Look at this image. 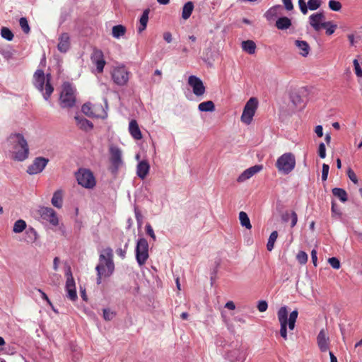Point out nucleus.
I'll return each mask as SVG.
<instances>
[{"label": "nucleus", "mask_w": 362, "mask_h": 362, "mask_svg": "<svg viewBox=\"0 0 362 362\" xmlns=\"http://www.w3.org/2000/svg\"><path fill=\"white\" fill-rule=\"evenodd\" d=\"M291 227L293 228L298 222L297 214L293 211L291 212Z\"/></svg>", "instance_id": "4d7b16f0"}, {"label": "nucleus", "mask_w": 362, "mask_h": 362, "mask_svg": "<svg viewBox=\"0 0 362 362\" xmlns=\"http://www.w3.org/2000/svg\"><path fill=\"white\" fill-rule=\"evenodd\" d=\"M353 64H354V70H355L356 75L358 77H361L362 76V69H361V68L360 66V64H359L358 60L355 59L353 61Z\"/></svg>", "instance_id": "8fccbe9b"}, {"label": "nucleus", "mask_w": 362, "mask_h": 362, "mask_svg": "<svg viewBox=\"0 0 362 362\" xmlns=\"http://www.w3.org/2000/svg\"><path fill=\"white\" fill-rule=\"evenodd\" d=\"M70 37L66 33H63L59 37L57 48L60 52L65 53L70 48Z\"/></svg>", "instance_id": "aec40b11"}, {"label": "nucleus", "mask_w": 362, "mask_h": 362, "mask_svg": "<svg viewBox=\"0 0 362 362\" xmlns=\"http://www.w3.org/2000/svg\"><path fill=\"white\" fill-rule=\"evenodd\" d=\"M108 256L104 252V250L99 256V264L97 266H102L103 271L105 273L109 272L108 267L106 266Z\"/></svg>", "instance_id": "c9c22d12"}, {"label": "nucleus", "mask_w": 362, "mask_h": 362, "mask_svg": "<svg viewBox=\"0 0 362 362\" xmlns=\"http://www.w3.org/2000/svg\"><path fill=\"white\" fill-rule=\"evenodd\" d=\"M146 233L147 235H148L153 239V241L156 240V235L154 233L152 226L149 223H147L146 225Z\"/></svg>", "instance_id": "3c124183"}, {"label": "nucleus", "mask_w": 362, "mask_h": 362, "mask_svg": "<svg viewBox=\"0 0 362 362\" xmlns=\"http://www.w3.org/2000/svg\"><path fill=\"white\" fill-rule=\"evenodd\" d=\"M163 39L168 42L170 43L172 41V35L170 32H165L163 34Z\"/></svg>", "instance_id": "774afa93"}, {"label": "nucleus", "mask_w": 362, "mask_h": 362, "mask_svg": "<svg viewBox=\"0 0 362 362\" xmlns=\"http://www.w3.org/2000/svg\"><path fill=\"white\" fill-rule=\"evenodd\" d=\"M296 166L295 156L291 153L281 155L276 160V167L285 175L291 173Z\"/></svg>", "instance_id": "423d86ee"}, {"label": "nucleus", "mask_w": 362, "mask_h": 362, "mask_svg": "<svg viewBox=\"0 0 362 362\" xmlns=\"http://www.w3.org/2000/svg\"><path fill=\"white\" fill-rule=\"evenodd\" d=\"M81 110L88 117L105 118L107 115L101 105H93L90 103L84 104Z\"/></svg>", "instance_id": "f8f14e48"}, {"label": "nucleus", "mask_w": 362, "mask_h": 362, "mask_svg": "<svg viewBox=\"0 0 362 362\" xmlns=\"http://www.w3.org/2000/svg\"><path fill=\"white\" fill-rule=\"evenodd\" d=\"M12 146V158L17 161H23L28 158L29 146L23 134L16 133L12 134L8 138Z\"/></svg>", "instance_id": "f257e3e1"}, {"label": "nucleus", "mask_w": 362, "mask_h": 362, "mask_svg": "<svg viewBox=\"0 0 362 362\" xmlns=\"http://www.w3.org/2000/svg\"><path fill=\"white\" fill-rule=\"evenodd\" d=\"M194 10V4L192 1H188L185 4L182 8V18L185 20L188 19Z\"/></svg>", "instance_id": "cd10ccee"}, {"label": "nucleus", "mask_w": 362, "mask_h": 362, "mask_svg": "<svg viewBox=\"0 0 362 362\" xmlns=\"http://www.w3.org/2000/svg\"><path fill=\"white\" fill-rule=\"evenodd\" d=\"M328 262L335 269H339L340 268V262L337 257L329 258Z\"/></svg>", "instance_id": "de8ad7c7"}, {"label": "nucleus", "mask_w": 362, "mask_h": 362, "mask_svg": "<svg viewBox=\"0 0 362 362\" xmlns=\"http://www.w3.org/2000/svg\"><path fill=\"white\" fill-rule=\"evenodd\" d=\"M125 247H127V244L125 245ZM126 248L124 249H122V248H118L116 250V253L122 258V259H124L125 257H126Z\"/></svg>", "instance_id": "680f3d73"}, {"label": "nucleus", "mask_w": 362, "mask_h": 362, "mask_svg": "<svg viewBox=\"0 0 362 362\" xmlns=\"http://www.w3.org/2000/svg\"><path fill=\"white\" fill-rule=\"evenodd\" d=\"M325 24H326V26L322 27V28H325L326 30V34L327 35H332L337 28V25L336 24H334L332 21H327L326 23H325Z\"/></svg>", "instance_id": "ea45409f"}, {"label": "nucleus", "mask_w": 362, "mask_h": 362, "mask_svg": "<svg viewBox=\"0 0 362 362\" xmlns=\"http://www.w3.org/2000/svg\"><path fill=\"white\" fill-rule=\"evenodd\" d=\"M50 74L45 75L42 69H37L33 74V85L42 93L45 100H47L54 91L51 83Z\"/></svg>", "instance_id": "7ed1b4c3"}, {"label": "nucleus", "mask_w": 362, "mask_h": 362, "mask_svg": "<svg viewBox=\"0 0 362 362\" xmlns=\"http://www.w3.org/2000/svg\"><path fill=\"white\" fill-rule=\"evenodd\" d=\"M325 16L322 12L313 13L309 16V23L314 29V30L318 32L322 27H325L326 23Z\"/></svg>", "instance_id": "dca6fc26"}, {"label": "nucleus", "mask_w": 362, "mask_h": 362, "mask_svg": "<svg viewBox=\"0 0 362 362\" xmlns=\"http://www.w3.org/2000/svg\"><path fill=\"white\" fill-rule=\"evenodd\" d=\"M331 210H332V213L333 214H336V215H338V216L341 215L340 209L339 207H337V204H335L334 202H332Z\"/></svg>", "instance_id": "13d9d810"}, {"label": "nucleus", "mask_w": 362, "mask_h": 362, "mask_svg": "<svg viewBox=\"0 0 362 362\" xmlns=\"http://www.w3.org/2000/svg\"><path fill=\"white\" fill-rule=\"evenodd\" d=\"M114 313L111 312L110 310H103V317L106 320H111L114 317Z\"/></svg>", "instance_id": "6e6d98bb"}, {"label": "nucleus", "mask_w": 362, "mask_h": 362, "mask_svg": "<svg viewBox=\"0 0 362 362\" xmlns=\"http://www.w3.org/2000/svg\"><path fill=\"white\" fill-rule=\"evenodd\" d=\"M150 165L146 160L139 163L136 168V174L141 179H144L149 172Z\"/></svg>", "instance_id": "4be33fe9"}, {"label": "nucleus", "mask_w": 362, "mask_h": 362, "mask_svg": "<svg viewBox=\"0 0 362 362\" xmlns=\"http://www.w3.org/2000/svg\"><path fill=\"white\" fill-rule=\"evenodd\" d=\"M110 162L111 163L110 170L112 173H117L119 168L122 166V152L121 149L114 145L109 148Z\"/></svg>", "instance_id": "9b49d317"}, {"label": "nucleus", "mask_w": 362, "mask_h": 362, "mask_svg": "<svg viewBox=\"0 0 362 362\" xmlns=\"http://www.w3.org/2000/svg\"><path fill=\"white\" fill-rule=\"evenodd\" d=\"M291 25V21L288 17L279 18L276 21V26L279 30H286Z\"/></svg>", "instance_id": "bb28decb"}, {"label": "nucleus", "mask_w": 362, "mask_h": 362, "mask_svg": "<svg viewBox=\"0 0 362 362\" xmlns=\"http://www.w3.org/2000/svg\"><path fill=\"white\" fill-rule=\"evenodd\" d=\"M19 24H20L21 29L23 30V31L25 33H26V34L29 33L30 29V27H29V25L28 23V21L25 18H24V17L21 18L19 20Z\"/></svg>", "instance_id": "37998d69"}, {"label": "nucleus", "mask_w": 362, "mask_h": 362, "mask_svg": "<svg viewBox=\"0 0 362 362\" xmlns=\"http://www.w3.org/2000/svg\"><path fill=\"white\" fill-rule=\"evenodd\" d=\"M135 217L139 225L141 224L142 222V216L140 213V211L137 209H135Z\"/></svg>", "instance_id": "338daca9"}, {"label": "nucleus", "mask_w": 362, "mask_h": 362, "mask_svg": "<svg viewBox=\"0 0 362 362\" xmlns=\"http://www.w3.org/2000/svg\"><path fill=\"white\" fill-rule=\"evenodd\" d=\"M317 342L322 352L327 351L329 348V338L324 329H321L317 337Z\"/></svg>", "instance_id": "a211bd4d"}, {"label": "nucleus", "mask_w": 362, "mask_h": 362, "mask_svg": "<svg viewBox=\"0 0 362 362\" xmlns=\"http://www.w3.org/2000/svg\"><path fill=\"white\" fill-rule=\"evenodd\" d=\"M67 292V297L72 301H75L77 299V294L76 287L66 288Z\"/></svg>", "instance_id": "a18cd8bd"}, {"label": "nucleus", "mask_w": 362, "mask_h": 362, "mask_svg": "<svg viewBox=\"0 0 362 362\" xmlns=\"http://www.w3.org/2000/svg\"><path fill=\"white\" fill-rule=\"evenodd\" d=\"M104 252L108 256L106 266L109 269V272L105 273L103 271L102 266H96L95 270L97 272V284H100L103 277H109L112 275L115 270V264L113 262V252L110 247L104 249Z\"/></svg>", "instance_id": "1a4fd4ad"}, {"label": "nucleus", "mask_w": 362, "mask_h": 362, "mask_svg": "<svg viewBox=\"0 0 362 362\" xmlns=\"http://www.w3.org/2000/svg\"><path fill=\"white\" fill-rule=\"evenodd\" d=\"M262 169V166L259 165H255L245 170L241 173L237 179L238 182H243L245 180L252 177L254 175L259 173Z\"/></svg>", "instance_id": "6ab92c4d"}, {"label": "nucleus", "mask_w": 362, "mask_h": 362, "mask_svg": "<svg viewBox=\"0 0 362 362\" xmlns=\"http://www.w3.org/2000/svg\"><path fill=\"white\" fill-rule=\"evenodd\" d=\"M1 37L8 41H11L13 38V33L6 27H3L1 30Z\"/></svg>", "instance_id": "a19ab883"}, {"label": "nucleus", "mask_w": 362, "mask_h": 362, "mask_svg": "<svg viewBox=\"0 0 362 362\" xmlns=\"http://www.w3.org/2000/svg\"><path fill=\"white\" fill-rule=\"evenodd\" d=\"M198 109L201 112H213L215 110V105L213 101L208 100L201 103L198 105Z\"/></svg>", "instance_id": "c756f323"}, {"label": "nucleus", "mask_w": 362, "mask_h": 362, "mask_svg": "<svg viewBox=\"0 0 362 362\" xmlns=\"http://www.w3.org/2000/svg\"><path fill=\"white\" fill-rule=\"evenodd\" d=\"M63 193L61 189L57 190L52 198V204L58 208L61 209L62 207V203H63Z\"/></svg>", "instance_id": "a878e982"}, {"label": "nucleus", "mask_w": 362, "mask_h": 362, "mask_svg": "<svg viewBox=\"0 0 362 362\" xmlns=\"http://www.w3.org/2000/svg\"><path fill=\"white\" fill-rule=\"evenodd\" d=\"M188 83L192 88L193 93L197 96L203 95L205 93V87L200 78L195 76H190Z\"/></svg>", "instance_id": "f3484780"}, {"label": "nucleus", "mask_w": 362, "mask_h": 362, "mask_svg": "<svg viewBox=\"0 0 362 362\" xmlns=\"http://www.w3.org/2000/svg\"><path fill=\"white\" fill-rule=\"evenodd\" d=\"M65 276L66 278V288H71L76 287L75 281L72 276L71 267L69 265L66 266V267Z\"/></svg>", "instance_id": "c85d7f7f"}, {"label": "nucleus", "mask_w": 362, "mask_h": 362, "mask_svg": "<svg viewBox=\"0 0 362 362\" xmlns=\"http://www.w3.org/2000/svg\"><path fill=\"white\" fill-rule=\"evenodd\" d=\"M48 162L49 160L47 158L44 157H37L35 158L33 163L28 167L27 173L29 175L40 173L45 169Z\"/></svg>", "instance_id": "4468645a"}, {"label": "nucleus", "mask_w": 362, "mask_h": 362, "mask_svg": "<svg viewBox=\"0 0 362 362\" xmlns=\"http://www.w3.org/2000/svg\"><path fill=\"white\" fill-rule=\"evenodd\" d=\"M258 107V100L256 98H250L245 105L240 117L241 122L245 124H251L253 117Z\"/></svg>", "instance_id": "6e6552de"}, {"label": "nucleus", "mask_w": 362, "mask_h": 362, "mask_svg": "<svg viewBox=\"0 0 362 362\" xmlns=\"http://www.w3.org/2000/svg\"><path fill=\"white\" fill-rule=\"evenodd\" d=\"M329 8L334 11H339L341 8V4L335 0H330L328 3Z\"/></svg>", "instance_id": "c03bdc74"}, {"label": "nucleus", "mask_w": 362, "mask_h": 362, "mask_svg": "<svg viewBox=\"0 0 362 362\" xmlns=\"http://www.w3.org/2000/svg\"><path fill=\"white\" fill-rule=\"evenodd\" d=\"M242 48L248 54H252L255 52L256 45L252 40H246L242 42Z\"/></svg>", "instance_id": "2f4dec72"}, {"label": "nucleus", "mask_w": 362, "mask_h": 362, "mask_svg": "<svg viewBox=\"0 0 362 362\" xmlns=\"http://www.w3.org/2000/svg\"><path fill=\"white\" fill-rule=\"evenodd\" d=\"M129 132L131 136L136 140L142 139V134L139 129V124L135 119H132L129 124Z\"/></svg>", "instance_id": "412c9836"}, {"label": "nucleus", "mask_w": 362, "mask_h": 362, "mask_svg": "<svg viewBox=\"0 0 362 362\" xmlns=\"http://www.w3.org/2000/svg\"><path fill=\"white\" fill-rule=\"evenodd\" d=\"M329 166L327 164L324 163L322 165V180L323 181L327 180L329 173Z\"/></svg>", "instance_id": "603ef678"}, {"label": "nucleus", "mask_w": 362, "mask_h": 362, "mask_svg": "<svg viewBox=\"0 0 362 362\" xmlns=\"http://www.w3.org/2000/svg\"><path fill=\"white\" fill-rule=\"evenodd\" d=\"M311 258H312V262H313L314 266L317 267V252L315 250H312Z\"/></svg>", "instance_id": "69168bd1"}, {"label": "nucleus", "mask_w": 362, "mask_h": 362, "mask_svg": "<svg viewBox=\"0 0 362 362\" xmlns=\"http://www.w3.org/2000/svg\"><path fill=\"white\" fill-rule=\"evenodd\" d=\"M76 178L78 185L86 189H93L96 185L93 173L88 169L80 168L76 173Z\"/></svg>", "instance_id": "0eeeda50"}, {"label": "nucleus", "mask_w": 362, "mask_h": 362, "mask_svg": "<svg viewBox=\"0 0 362 362\" xmlns=\"http://www.w3.org/2000/svg\"><path fill=\"white\" fill-rule=\"evenodd\" d=\"M347 176L354 184H358V177L354 171L350 168L347 170Z\"/></svg>", "instance_id": "09e8293b"}, {"label": "nucleus", "mask_w": 362, "mask_h": 362, "mask_svg": "<svg viewBox=\"0 0 362 362\" xmlns=\"http://www.w3.org/2000/svg\"><path fill=\"white\" fill-rule=\"evenodd\" d=\"M278 237V233L277 231L274 230L273 231L269 238L267 244V248L268 251H272L274 246V243L276 242Z\"/></svg>", "instance_id": "4c0bfd02"}, {"label": "nucleus", "mask_w": 362, "mask_h": 362, "mask_svg": "<svg viewBox=\"0 0 362 362\" xmlns=\"http://www.w3.org/2000/svg\"><path fill=\"white\" fill-rule=\"evenodd\" d=\"M149 9H145L139 19V25L138 27V32L141 33L146 30L148 21Z\"/></svg>", "instance_id": "393cba45"}, {"label": "nucleus", "mask_w": 362, "mask_h": 362, "mask_svg": "<svg viewBox=\"0 0 362 362\" xmlns=\"http://www.w3.org/2000/svg\"><path fill=\"white\" fill-rule=\"evenodd\" d=\"M288 312L286 306L281 307L277 312L278 320L280 323V334L285 339H287V326L289 330H293L298 312L297 310L292 311L288 317Z\"/></svg>", "instance_id": "f03ea898"}, {"label": "nucleus", "mask_w": 362, "mask_h": 362, "mask_svg": "<svg viewBox=\"0 0 362 362\" xmlns=\"http://www.w3.org/2000/svg\"><path fill=\"white\" fill-rule=\"evenodd\" d=\"M110 75L112 80L116 85L124 86L127 85L132 74L128 69L122 64L113 67Z\"/></svg>", "instance_id": "39448f33"}, {"label": "nucleus", "mask_w": 362, "mask_h": 362, "mask_svg": "<svg viewBox=\"0 0 362 362\" xmlns=\"http://www.w3.org/2000/svg\"><path fill=\"white\" fill-rule=\"evenodd\" d=\"M154 76H158V79H156L154 77L152 78V81L153 83H159L161 81V76H162V72L161 71L158 70V69H156L155 71H154Z\"/></svg>", "instance_id": "bf43d9fd"}, {"label": "nucleus", "mask_w": 362, "mask_h": 362, "mask_svg": "<svg viewBox=\"0 0 362 362\" xmlns=\"http://www.w3.org/2000/svg\"><path fill=\"white\" fill-rule=\"evenodd\" d=\"M126 33V28L122 25H117L112 27V34L115 38H119Z\"/></svg>", "instance_id": "72a5a7b5"}, {"label": "nucleus", "mask_w": 362, "mask_h": 362, "mask_svg": "<svg viewBox=\"0 0 362 362\" xmlns=\"http://www.w3.org/2000/svg\"><path fill=\"white\" fill-rule=\"evenodd\" d=\"M360 37H358L357 39L355 38V36L353 35V34H349L348 35V39L349 40V42L351 44V46H354L356 43L358 42V40L359 39Z\"/></svg>", "instance_id": "0e129e2a"}, {"label": "nucleus", "mask_w": 362, "mask_h": 362, "mask_svg": "<svg viewBox=\"0 0 362 362\" xmlns=\"http://www.w3.org/2000/svg\"><path fill=\"white\" fill-rule=\"evenodd\" d=\"M75 120L76 122L77 126L81 129L88 130L93 129V124L89 120L83 117L76 116Z\"/></svg>", "instance_id": "b1692460"}, {"label": "nucleus", "mask_w": 362, "mask_h": 362, "mask_svg": "<svg viewBox=\"0 0 362 362\" xmlns=\"http://www.w3.org/2000/svg\"><path fill=\"white\" fill-rule=\"evenodd\" d=\"M38 214L43 220L49 222L52 226H58L59 219L57 213L52 208L42 206L39 209Z\"/></svg>", "instance_id": "ddd939ff"}, {"label": "nucleus", "mask_w": 362, "mask_h": 362, "mask_svg": "<svg viewBox=\"0 0 362 362\" xmlns=\"http://www.w3.org/2000/svg\"><path fill=\"white\" fill-rule=\"evenodd\" d=\"M90 59L93 64L96 66L97 72L99 74L103 73L106 62L102 50L95 47L91 54Z\"/></svg>", "instance_id": "2eb2a0df"}, {"label": "nucleus", "mask_w": 362, "mask_h": 362, "mask_svg": "<svg viewBox=\"0 0 362 362\" xmlns=\"http://www.w3.org/2000/svg\"><path fill=\"white\" fill-rule=\"evenodd\" d=\"M322 3V0H308V6L310 10L315 11L321 6Z\"/></svg>", "instance_id": "79ce46f5"}, {"label": "nucleus", "mask_w": 362, "mask_h": 362, "mask_svg": "<svg viewBox=\"0 0 362 362\" xmlns=\"http://www.w3.org/2000/svg\"><path fill=\"white\" fill-rule=\"evenodd\" d=\"M62 107H72L76 103V89L69 83H64L59 98Z\"/></svg>", "instance_id": "20e7f679"}, {"label": "nucleus", "mask_w": 362, "mask_h": 362, "mask_svg": "<svg viewBox=\"0 0 362 362\" xmlns=\"http://www.w3.org/2000/svg\"><path fill=\"white\" fill-rule=\"evenodd\" d=\"M315 132L318 137H322L323 136V128L322 125H317L315 128Z\"/></svg>", "instance_id": "e2e57ef3"}, {"label": "nucleus", "mask_w": 362, "mask_h": 362, "mask_svg": "<svg viewBox=\"0 0 362 362\" xmlns=\"http://www.w3.org/2000/svg\"><path fill=\"white\" fill-rule=\"evenodd\" d=\"M282 2L287 11H291L293 9V5L291 0H282Z\"/></svg>", "instance_id": "052dcab7"}, {"label": "nucleus", "mask_w": 362, "mask_h": 362, "mask_svg": "<svg viewBox=\"0 0 362 362\" xmlns=\"http://www.w3.org/2000/svg\"><path fill=\"white\" fill-rule=\"evenodd\" d=\"M295 45L299 49V54L305 57L309 54L310 47L308 43L304 40H296Z\"/></svg>", "instance_id": "5701e85b"}, {"label": "nucleus", "mask_w": 362, "mask_h": 362, "mask_svg": "<svg viewBox=\"0 0 362 362\" xmlns=\"http://www.w3.org/2000/svg\"><path fill=\"white\" fill-rule=\"evenodd\" d=\"M26 235L27 241L29 243H34L37 239V233L36 230L32 227H30L26 230Z\"/></svg>", "instance_id": "e433bc0d"}, {"label": "nucleus", "mask_w": 362, "mask_h": 362, "mask_svg": "<svg viewBox=\"0 0 362 362\" xmlns=\"http://www.w3.org/2000/svg\"><path fill=\"white\" fill-rule=\"evenodd\" d=\"M332 194L334 197H337L342 202H346L348 200V195L346 192L341 188H333Z\"/></svg>", "instance_id": "7c9ffc66"}, {"label": "nucleus", "mask_w": 362, "mask_h": 362, "mask_svg": "<svg viewBox=\"0 0 362 362\" xmlns=\"http://www.w3.org/2000/svg\"><path fill=\"white\" fill-rule=\"evenodd\" d=\"M268 304L265 300H260L257 305V309L259 312H264L267 310Z\"/></svg>", "instance_id": "5fc2aeb1"}, {"label": "nucleus", "mask_w": 362, "mask_h": 362, "mask_svg": "<svg viewBox=\"0 0 362 362\" xmlns=\"http://www.w3.org/2000/svg\"><path fill=\"white\" fill-rule=\"evenodd\" d=\"M297 259L300 264H305L308 261V255L303 251H300L297 255Z\"/></svg>", "instance_id": "49530a36"}, {"label": "nucleus", "mask_w": 362, "mask_h": 362, "mask_svg": "<svg viewBox=\"0 0 362 362\" xmlns=\"http://www.w3.org/2000/svg\"><path fill=\"white\" fill-rule=\"evenodd\" d=\"M280 8L279 6L270 8L264 14L265 18L268 21L273 20L277 16V11Z\"/></svg>", "instance_id": "58836bf2"}, {"label": "nucleus", "mask_w": 362, "mask_h": 362, "mask_svg": "<svg viewBox=\"0 0 362 362\" xmlns=\"http://www.w3.org/2000/svg\"><path fill=\"white\" fill-rule=\"evenodd\" d=\"M318 155L321 158L326 157V148L324 143H320L318 147Z\"/></svg>", "instance_id": "864d4df0"}, {"label": "nucleus", "mask_w": 362, "mask_h": 362, "mask_svg": "<svg viewBox=\"0 0 362 362\" xmlns=\"http://www.w3.org/2000/svg\"><path fill=\"white\" fill-rule=\"evenodd\" d=\"M26 228V223L24 220L19 219L14 223L13 231L16 233H20Z\"/></svg>", "instance_id": "f704fd0d"}, {"label": "nucleus", "mask_w": 362, "mask_h": 362, "mask_svg": "<svg viewBox=\"0 0 362 362\" xmlns=\"http://www.w3.org/2000/svg\"><path fill=\"white\" fill-rule=\"evenodd\" d=\"M239 220L242 226L249 230L252 228L250 218L245 211H240L239 213Z\"/></svg>", "instance_id": "473e14b6"}, {"label": "nucleus", "mask_w": 362, "mask_h": 362, "mask_svg": "<svg viewBox=\"0 0 362 362\" xmlns=\"http://www.w3.org/2000/svg\"><path fill=\"white\" fill-rule=\"evenodd\" d=\"M136 259L140 266L146 264L149 257L148 255V241L142 238L137 241L136 250Z\"/></svg>", "instance_id": "9d476101"}]
</instances>
